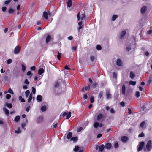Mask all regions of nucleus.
<instances>
[{
	"instance_id": "1",
	"label": "nucleus",
	"mask_w": 152,
	"mask_h": 152,
	"mask_svg": "<svg viewBox=\"0 0 152 152\" xmlns=\"http://www.w3.org/2000/svg\"><path fill=\"white\" fill-rule=\"evenodd\" d=\"M152 149V141L149 140L146 145V148H144V151L146 152H149Z\"/></svg>"
},
{
	"instance_id": "2",
	"label": "nucleus",
	"mask_w": 152,
	"mask_h": 152,
	"mask_svg": "<svg viewBox=\"0 0 152 152\" xmlns=\"http://www.w3.org/2000/svg\"><path fill=\"white\" fill-rule=\"evenodd\" d=\"M71 113L69 111L68 113L64 112L63 113L62 115L63 116H66V118L67 119H69L71 116Z\"/></svg>"
},
{
	"instance_id": "3",
	"label": "nucleus",
	"mask_w": 152,
	"mask_h": 152,
	"mask_svg": "<svg viewBox=\"0 0 152 152\" xmlns=\"http://www.w3.org/2000/svg\"><path fill=\"white\" fill-rule=\"evenodd\" d=\"M105 95L107 99H110L112 98V95L109 90H107L105 92Z\"/></svg>"
},
{
	"instance_id": "4",
	"label": "nucleus",
	"mask_w": 152,
	"mask_h": 152,
	"mask_svg": "<svg viewBox=\"0 0 152 152\" xmlns=\"http://www.w3.org/2000/svg\"><path fill=\"white\" fill-rule=\"evenodd\" d=\"M104 146L103 144H102L99 146H98L97 145H96L95 149L96 150L99 149L100 152H102L104 148Z\"/></svg>"
},
{
	"instance_id": "5",
	"label": "nucleus",
	"mask_w": 152,
	"mask_h": 152,
	"mask_svg": "<svg viewBox=\"0 0 152 152\" xmlns=\"http://www.w3.org/2000/svg\"><path fill=\"white\" fill-rule=\"evenodd\" d=\"M145 145V142H140L139 145L137 147H138L137 150L139 152L141 151Z\"/></svg>"
},
{
	"instance_id": "6",
	"label": "nucleus",
	"mask_w": 152,
	"mask_h": 152,
	"mask_svg": "<svg viewBox=\"0 0 152 152\" xmlns=\"http://www.w3.org/2000/svg\"><path fill=\"white\" fill-rule=\"evenodd\" d=\"M20 49L21 47L20 46H17L14 49V53L16 54H18L20 52Z\"/></svg>"
},
{
	"instance_id": "7",
	"label": "nucleus",
	"mask_w": 152,
	"mask_h": 152,
	"mask_svg": "<svg viewBox=\"0 0 152 152\" xmlns=\"http://www.w3.org/2000/svg\"><path fill=\"white\" fill-rule=\"evenodd\" d=\"M50 15V13L49 12H47L46 11H44L43 13V16L46 20H48V15Z\"/></svg>"
},
{
	"instance_id": "8",
	"label": "nucleus",
	"mask_w": 152,
	"mask_h": 152,
	"mask_svg": "<svg viewBox=\"0 0 152 152\" xmlns=\"http://www.w3.org/2000/svg\"><path fill=\"white\" fill-rule=\"evenodd\" d=\"M116 64L118 66H121L123 64L122 61L119 59H118L117 60Z\"/></svg>"
},
{
	"instance_id": "9",
	"label": "nucleus",
	"mask_w": 152,
	"mask_h": 152,
	"mask_svg": "<svg viewBox=\"0 0 152 152\" xmlns=\"http://www.w3.org/2000/svg\"><path fill=\"white\" fill-rule=\"evenodd\" d=\"M147 10V7L146 6H143L141 9V13L143 14L145 13Z\"/></svg>"
},
{
	"instance_id": "10",
	"label": "nucleus",
	"mask_w": 152,
	"mask_h": 152,
	"mask_svg": "<svg viewBox=\"0 0 152 152\" xmlns=\"http://www.w3.org/2000/svg\"><path fill=\"white\" fill-rule=\"evenodd\" d=\"M37 101L38 102H40L42 101V96L41 95H39L37 96L36 98Z\"/></svg>"
},
{
	"instance_id": "11",
	"label": "nucleus",
	"mask_w": 152,
	"mask_h": 152,
	"mask_svg": "<svg viewBox=\"0 0 152 152\" xmlns=\"http://www.w3.org/2000/svg\"><path fill=\"white\" fill-rule=\"evenodd\" d=\"M43 116H40L38 117L37 119V121L38 123H40L43 121Z\"/></svg>"
},
{
	"instance_id": "12",
	"label": "nucleus",
	"mask_w": 152,
	"mask_h": 152,
	"mask_svg": "<svg viewBox=\"0 0 152 152\" xmlns=\"http://www.w3.org/2000/svg\"><path fill=\"white\" fill-rule=\"evenodd\" d=\"M112 146L111 144L110 143H107L105 145V148L107 149H110Z\"/></svg>"
},
{
	"instance_id": "13",
	"label": "nucleus",
	"mask_w": 152,
	"mask_h": 152,
	"mask_svg": "<svg viewBox=\"0 0 152 152\" xmlns=\"http://www.w3.org/2000/svg\"><path fill=\"white\" fill-rule=\"evenodd\" d=\"M128 138L126 136H124L121 137V140L123 142H125L128 140Z\"/></svg>"
},
{
	"instance_id": "14",
	"label": "nucleus",
	"mask_w": 152,
	"mask_h": 152,
	"mask_svg": "<svg viewBox=\"0 0 152 152\" xmlns=\"http://www.w3.org/2000/svg\"><path fill=\"white\" fill-rule=\"evenodd\" d=\"M51 37L50 35H48L46 38V43L49 42L51 39Z\"/></svg>"
},
{
	"instance_id": "15",
	"label": "nucleus",
	"mask_w": 152,
	"mask_h": 152,
	"mask_svg": "<svg viewBox=\"0 0 152 152\" xmlns=\"http://www.w3.org/2000/svg\"><path fill=\"white\" fill-rule=\"evenodd\" d=\"M146 125V122L145 121L142 122L140 124V127L141 128H144Z\"/></svg>"
},
{
	"instance_id": "16",
	"label": "nucleus",
	"mask_w": 152,
	"mask_h": 152,
	"mask_svg": "<svg viewBox=\"0 0 152 152\" xmlns=\"http://www.w3.org/2000/svg\"><path fill=\"white\" fill-rule=\"evenodd\" d=\"M126 32L125 30L121 31L120 34V38H122L126 34Z\"/></svg>"
},
{
	"instance_id": "17",
	"label": "nucleus",
	"mask_w": 152,
	"mask_h": 152,
	"mask_svg": "<svg viewBox=\"0 0 152 152\" xmlns=\"http://www.w3.org/2000/svg\"><path fill=\"white\" fill-rule=\"evenodd\" d=\"M72 0H68L67 2V7H70L72 6Z\"/></svg>"
},
{
	"instance_id": "18",
	"label": "nucleus",
	"mask_w": 152,
	"mask_h": 152,
	"mask_svg": "<svg viewBox=\"0 0 152 152\" xmlns=\"http://www.w3.org/2000/svg\"><path fill=\"white\" fill-rule=\"evenodd\" d=\"M152 83V74L150 75L149 80L148 81V84L150 85Z\"/></svg>"
},
{
	"instance_id": "19",
	"label": "nucleus",
	"mask_w": 152,
	"mask_h": 152,
	"mask_svg": "<svg viewBox=\"0 0 152 152\" xmlns=\"http://www.w3.org/2000/svg\"><path fill=\"white\" fill-rule=\"evenodd\" d=\"M60 83V82L59 81H57L54 84V87L56 88L58 87L59 86V84Z\"/></svg>"
},
{
	"instance_id": "20",
	"label": "nucleus",
	"mask_w": 152,
	"mask_h": 152,
	"mask_svg": "<svg viewBox=\"0 0 152 152\" xmlns=\"http://www.w3.org/2000/svg\"><path fill=\"white\" fill-rule=\"evenodd\" d=\"M125 91H126V87L124 85L122 86V93L123 94H125Z\"/></svg>"
},
{
	"instance_id": "21",
	"label": "nucleus",
	"mask_w": 152,
	"mask_h": 152,
	"mask_svg": "<svg viewBox=\"0 0 152 152\" xmlns=\"http://www.w3.org/2000/svg\"><path fill=\"white\" fill-rule=\"evenodd\" d=\"M44 72V71L43 68H40L38 70V74L39 75H41Z\"/></svg>"
},
{
	"instance_id": "22",
	"label": "nucleus",
	"mask_w": 152,
	"mask_h": 152,
	"mask_svg": "<svg viewBox=\"0 0 152 152\" xmlns=\"http://www.w3.org/2000/svg\"><path fill=\"white\" fill-rule=\"evenodd\" d=\"M41 110L42 112H45L46 110V107L45 105L42 106L41 108Z\"/></svg>"
},
{
	"instance_id": "23",
	"label": "nucleus",
	"mask_w": 152,
	"mask_h": 152,
	"mask_svg": "<svg viewBox=\"0 0 152 152\" xmlns=\"http://www.w3.org/2000/svg\"><path fill=\"white\" fill-rule=\"evenodd\" d=\"M72 134L71 132H69L66 136V138L68 139H70L72 137Z\"/></svg>"
},
{
	"instance_id": "24",
	"label": "nucleus",
	"mask_w": 152,
	"mask_h": 152,
	"mask_svg": "<svg viewBox=\"0 0 152 152\" xmlns=\"http://www.w3.org/2000/svg\"><path fill=\"white\" fill-rule=\"evenodd\" d=\"M103 118V115L102 114H100L97 117V120H99Z\"/></svg>"
},
{
	"instance_id": "25",
	"label": "nucleus",
	"mask_w": 152,
	"mask_h": 152,
	"mask_svg": "<svg viewBox=\"0 0 152 152\" xmlns=\"http://www.w3.org/2000/svg\"><path fill=\"white\" fill-rule=\"evenodd\" d=\"M25 96L26 98L28 97V96L30 95V91L29 90H27L25 92Z\"/></svg>"
},
{
	"instance_id": "26",
	"label": "nucleus",
	"mask_w": 152,
	"mask_h": 152,
	"mask_svg": "<svg viewBox=\"0 0 152 152\" xmlns=\"http://www.w3.org/2000/svg\"><path fill=\"white\" fill-rule=\"evenodd\" d=\"M135 74L133 73L132 71H131L130 73V77L131 79H133L135 77Z\"/></svg>"
},
{
	"instance_id": "27",
	"label": "nucleus",
	"mask_w": 152,
	"mask_h": 152,
	"mask_svg": "<svg viewBox=\"0 0 152 152\" xmlns=\"http://www.w3.org/2000/svg\"><path fill=\"white\" fill-rule=\"evenodd\" d=\"M32 93H31L30 94L29 96V98L28 100V102L29 103L32 100Z\"/></svg>"
},
{
	"instance_id": "28",
	"label": "nucleus",
	"mask_w": 152,
	"mask_h": 152,
	"mask_svg": "<svg viewBox=\"0 0 152 152\" xmlns=\"http://www.w3.org/2000/svg\"><path fill=\"white\" fill-rule=\"evenodd\" d=\"M77 140V138L76 137H73L70 139V141H73L74 142L76 141Z\"/></svg>"
},
{
	"instance_id": "29",
	"label": "nucleus",
	"mask_w": 152,
	"mask_h": 152,
	"mask_svg": "<svg viewBox=\"0 0 152 152\" xmlns=\"http://www.w3.org/2000/svg\"><path fill=\"white\" fill-rule=\"evenodd\" d=\"M20 119V117L19 116H17L14 119L15 121L16 122L18 121Z\"/></svg>"
},
{
	"instance_id": "30",
	"label": "nucleus",
	"mask_w": 152,
	"mask_h": 152,
	"mask_svg": "<svg viewBox=\"0 0 152 152\" xmlns=\"http://www.w3.org/2000/svg\"><path fill=\"white\" fill-rule=\"evenodd\" d=\"M8 13L10 14H13L14 12V10L12 8H10L8 11Z\"/></svg>"
},
{
	"instance_id": "31",
	"label": "nucleus",
	"mask_w": 152,
	"mask_h": 152,
	"mask_svg": "<svg viewBox=\"0 0 152 152\" xmlns=\"http://www.w3.org/2000/svg\"><path fill=\"white\" fill-rule=\"evenodd\" d=\"M3 110L5 112V113L6 115H8L9 114V110H8L6 108H4V107L3 108Z\"/></svg>"
},
{
	"instance_id": "32",
	"label": "nucleus",
	"mask_w": 152,
	"mask_h": 152,
	"mask_svg": "<svg viewBox=\"0 0 152 152\" xmlns=\"http://www.w3.org/2000/svg\"><path fill=\"white\" fill-rule=\"evenodd\" d=\"M129 83L130 85H131L133 86H134L136 85V82L131 80L129 82Z\"/></svg>"
},
{
	"instance_id": "33",
	"label": "nucleus",
	"mask_w": 152,
	"mask_h": 152,
	"mask_svg": "<svg viewBox=\"0 0 152 152\" xmlns=\"http://www.w3.org/2000/svg\"><path fill=\"white\" fill-rule=\"evenodd\" d=\"M19 99L21 101V102H25V100L24 99L22 98V96H19Z\"/></svg>"
},
{
	"instance_id": "34",
	"label": "nucleus",
	"mask_w": 152,
	"mask_h": 152,
	"mask_svg": "<svg viewBox=\"0 0 152 152\" xmlns=\"http://www.w3.org/2000/svg\"><path fill=\"white\" fill-rule=\"evenodd\" d=\"M118 16L115 15H113L112 17V20L113 21H114L117 18Z\"/></svg>"
},
{
	"instance_id": "35",
	"label": "nucleus",
	"mask_w": 152,
	"mask_h": 152,
	"mask_svg": "<svg viewBox=\"0 0 152 152\" xmlns=\"http://www.w3.org/2000/svg\"><path fill=\"white\" fill-rule=\"evenodd\" d=\"M61 53H59L58 52V55H57V58L59 60H60L61 59Z\"/></svg>"
},
{
	"instance_id": "36",
	"label": "nucleus",
	"mask_w": 152,
	"mask_h": 152,
	"mask_svg": "<svg viewBox=\"0 0 152 152\" xmlns=\"http://www.w3.org/2000/svg\"><path fill=\"white\" fill-rule=\"evenodd\" d=\"M103 93L102 91L100 92L98 95V97L99 98H101L103 96Z\"/></svg>"
},
{
	"instance_id": "37",
	"label": "nucleus",
	"mask_w": 152,
	"mask_h": 152,
	"mask_svg": "<svg viewBox=\"0 0 152 152\" xmlns=\"http://www.w3.org/2000/svg\"><path fill=\"white\" fill-rule=\"evenodd\" d=\"M99 125V124L98 123L96 122L94 123V127L95 128H97Z\"/></svg>"
},
{
	"instance_id": "38",
	"label": "nucleus",
	"mask_w": 152,
	"mask_h": 152,
	"mask_svg": "<svg viewBox=\"0 0 152 152\" xmlns=\"http://www.w3.org/2000/svg\"><path fill=\"white\" fill-rule=\"evenodd\" d=\"M96 48L98 50H100L102 49V47L100 45H98L96 46Z\"/></svg>"
},
{
	"instance_id": "39",
	"label": "nucleus",
	"mask_w": 152,
	"mask_h": 152,
	"mask_svg": "<svg viewBox=\"0 0 152 152\" xmlns=\"http://www.w3.org/2000/svg\"><path fill=\"white\" fill-rule=\"evenodd\" d=\"M12 0H8L5 1L4 4L6 5L8 4Z\"/></svg>"
},
{
	"instance_id": "40",
	"label": "nucleus",
	"mask_w": 152,
	"mask_h": 152,
	"mask_svg": "<svg viewBox=\"0 0 152 152\" xmlns=\"http://www.w3.org/2000/svg\"><path fill=\"white\" fill-rule=\"evenodd\" d=\"M11 95L10 94H7L6 95L5 97L7 99H9L11 98Z\"/></svg>"
},
{
	"instance_id": "41",
	"label": "nucleus",
	"mask_w": 152,
	"mask_h": 152,
	"mask_svg": "<svg viewBox=\"0 0 152 152\" xmlns=\"http://www.w3.org/2000/svg\"><path fill=\"white\" fill-rule=\"evenodd\" d=\"M85 18V16L84 13L82 14V16L80 18V19L81 20H83Z\"/></svg>"
},
{
	"instance_id": "42",
	"label": "nucleus",
	"mask_w": 152,
	"mask_h": 152,
	"mask_svg": "<svg viewBox=\"0 0 152 152\" xmlns=\"http://www.w3.org/2000/svg\"><path fill=\"white\" fill-rule=\"evenodd\" d=\"M146 107H145V105L142 106L141 108V110L142 111L146 110Z\"/></svg>"
},
{
	"instance_id": "43",
	"label": "nucleus",
	"mask_w": 152,
	"mask_h": 152,
	"mask_svg": "<svg viewBox=\"0 0 152 152\" xmlns=\"http://www.w3.org/2000/svg\"><path fill=\"white\" fill-rule=\"evenodd\" d=\"M140 93L139 92L137 91L136 93V96L137 97H140Z\"/></svg>"
},
{
	"instance_id": "44",
	"label": "nucleus",
	"mask_w": 152,
	"mask_h": 152,
	"mask_svg": "<svg viewBox=\"0 0 152 152\" xmlns=\"http://www.w3.org/2000/svg\"><path fill=\"white\" fill-rule=\"evenodd\" d=\"M79 149V147L78 146H76L74 149V151L75 152L77 151Z\"/></svg>"
},
{
	"instance_id": "45",
	"label": "nucleus",
	"mask_w": 152,
	"mask_h": 152,
	"mask_svg": "<svg viewBox=\"0 0 152 152\" xmlns=\"http://www.w3.org/2000/svg\"><path fill=\"white\" fill-rule=\"evenodd\" d=\"M8 92L12 94H14V92L11 88H10L9 89V90L8 91Z\"/></svg>"
},
{
	"instance_id": "46",
	"label": "nucleus",
	"mask_w": 152,
	"mask_h": 152,
	"mask_svg": "<svg viewBox=\"0 0 152 152\" xmlns=\"http://www.w3.org/2000/svg\"><path fill=\"white\" fill-rule=\"evenodd\" d=\"M114 147L115 148H117L118 147V144L117 142H116L115 143Z\"/></svg>"
},
{
	"instance_id": "47",
	"label": "nucleus",
	"mask_w": 152,
	"mask_h": 152,
	"mask_svg": "<svg viewBox=\"0 0 152 152\" xmlns=\"http://www.w3.org/2000/svg\"><path fill=\"white\" fill-rule=\"evenodd\" d=\"M90 102H91V103H93L94 102V97H93V96L91 97L90 98Z\"/></svg>"
},
{
	"instance_id": "48",
	"label": "nucleus",
	"mask_w": 152,
	"mask_h": 152,
	"mask_svg": "<svg viewBox=\"0 0 152 152\" xmlns=\"http://www.w3.org/2000/svg\"><path fill=\"white\" fill-rule=\"evenodd\" d=\"M27 75L28 76H30V77L32 75V74L31 73V72L30 71H29L28 72H27Z\"/></svg>"
},
{
	"instance_id": "49",
	"label": "nucleus",
	"mask_w": 152,
	"mask_h": 152,
	"mask_svg": "<svg viewBox=\"0 0 152 152\" xmlns=\"http://www.w3.org/2000/svg\"><path fill=\"white\" fill-rule=\"evenodd\" d=\"M145 136V134L143 132H142L138 135V137H142Z\"/></svg>"
},
{
	"instance_id": "50",
	"label": "nucleus",
	"mask_w": 152,
	"mask_h": 152,
	"mask_svg": "<svg viewBox=\"0 0 152 152\" xmlns=\"http://www.w3.org/2000/svg\"><path fill=\"white\" fill-rule=\"evenodd\" d=\"M12 62V59H8L7 61V63L8 64H10Z\"/></svg>"
},
{
	"instance_id": "51",
	"label": "nucleus",
	"mask_w": 152,
	"mask_h": 152,
	"mask_svg": "<svg viewBox=\"0 0 152 152\" xmlns=\"http://www.w3.org/2000/svg\"><path fill=\"white\" fill-rule=\"evenodd\" d=\"M22 70L23 71H24L26 70V67L25 66L23 65H22Z\"/></svg>"
},
{
	"instance_id": "52",
	"label": "nucleus",
	"mask_w": 152,
	"mask_h": 152,
	"mask_svg": "<svg viewBox=\"0 0 152 152\" xmlns=\"http://www.w3.org/2000/svg\"><path fill=\"white\" fill-rule=\"evenodd\" d=\"M30 108V105L28 106L26 108V111L27 112H29V111Z\"/></svg>"
},
{
	"instance_id": "53",
	"label": "nucleus",
	"mask_w": 152,
	"mask_h": 152,
	"mask_svg": "<svg viewBox=\"0 0 152 152\" xmlns=\"http://www.w3.org/2000/svg\"><path fill=\"white\" fill-rule=\"evenodd\" d=\"M21 132V130H20V128L19 127L18 130H15V133L17 134H18L20 133Z\"/></svg>"
},
{
	"instance_id": "54",
	"label": "nucleus",
	"mask_w": 152,
	"mask_h": 152,
	"mask_svg": "<svg viewBox=\"0 0 152 152\" xmlns=\"http://www.w3.org/2000/svg\"><path fill=\"white\" fill-rule=\"evenodd\" d=\"M24 83H25L27 84V85H28L29 84V82L28 81V80L27 79H26L25 80V81H24Z\"/></svg>"
},
{
	"instance_id": "55",
	"label": "nucleus",
	"mask_w": 152,
	"mask_h": 152,
	"mask_svg": "<svg viewBox=\"0 0 152 152\" xmlns=\"http://www.w3.org/2000/svg\"><path fill=\"white\" fill-rule=\"evenodd\" d=\"M32 91L33 94H35L36 92V89L33 87H32Z\"/></svg>"
},
{
	"instance_id": "56",
	"label": "nucleus",
	"mask_w": 152,
	"mask_h": 152,
	"mask_svg": "<svg viewBox=\"0 0 152 152\" xmlns=\"http://www.w3.org/2000/svg\"><path fill=\"white\" fill-rule=\"evenodd\" d=\"M91 61V62H93L94 59V57L93 56H91L90 57Z\"/></svg>"
},
{
	"instance_id": "57",
	"label": "nucleus",
	"mask_w": 152,
	"mask_h": 152,
	"mask_svg": "<svg viewBox=\"0 0 152 152\" xmlns=\"http://www.w3.org/2000/svg\"><path fill=\"white\" fill-rule=\"evenodd\" d=\"M77 20L79 21L80 20V12H79L77 15Z\"/></svg>"
},
{
	"instance_id": "58",
	"label": "nucleus",
	"mask_w": 152,
	"mask_h": 152,
	"mask_svg": "<svg viewBox=\"0 0 152 152\" xmlns=\"http://www.w3.org/2000/svg\"><path fill=\"white\" fill-rule=\"evenodd\" d=\"M7 8L6 7H2V10L3 12H5L6 11Z\"/></svg>"
},
{
	"instance_id": "59",
	"label": "nucleus",
	"mask_w": 152,
	"mask_h": 152,
	"mask_svg": "<svg viewBox=\"0 0 152 152\" xmlns=\"http://www.w3.org/2000/svg\"><path fill=\"white\" fill-rule=\"evenodd\" d=\"M110 112L111 114H113L114 113L115 111L113 108H111L110 110Z\"/></svg>"
},
{
	"instance_id": "60",
	"label": "nucleus",
	"mask_w": 152,
	"mask_h": 152,
	"mask_svg": "<svg viewBox=\"0 0 152 152\" xmlns=\"http://www.w3.org/2000/svg\"><path fill=\"white\" fill-rule=\"evenodd\" d=\"M83 99H86L88 98V96L86 94H85L83 95Z\"/></svg>"
},
{
	"instance_id": "61",
	"label": "nucleus",
	"mask_w": 152,
	"mask_h": 152,
	"mask_svg": "<svg viewBox=\"0 0 152 152\" xmlns=\"http://www.w3.org/2000/svg\"><path fill=\"white\" fill-rule=\"evenodd\" d=\"M73 37L72 36H69L68 37V39L70 40H71L73 39Z\"/></svg>"
},
{
	"instance_id": "62",
	"label": "nucleus",
	"mask_w": 152,
	"mask_h": 152,
	"mask_svg": "<svg viewBox=\"0 0 152 152\" xmlns=\"http://www.w3.org/2000/svg\"><path fill=\"white\" fill-rule=\"evenodd\" d=\"M126 50L127 51H129L131 49V47L130 46L127 47L126 48Z\"/></svg>"
},
{
	"instance_id": "63",
	"label": "nucleus",
	"mask_w": 152,
	"mask_h": 152,
	"mask_svg": "<svg viewBox=\"0 0 152 152\" xmlns=\"http://www.w3.org/2000/svg\"><path fill=\"white\" fill-rule=\"evenodd\" d=\"M26 126V124L24 123H23L21 124V126L22 129H23Z\"/></svg>"
},
{
	"instance_id": "64",
	"label": "nucleus",
	"mask_w": 152,
	"mask_h": 152,
	"mask_svg": "<svg viewBox=\"0 0 152 152\" xmlns=\"http://www.w3.org/2000/svg\"><path fill=\"white\" fill-rule=\"evenodd\" d=\"M83 129L82 127H80L77 130V132L80 131Z\"/></svg>"
}]
</instances>
